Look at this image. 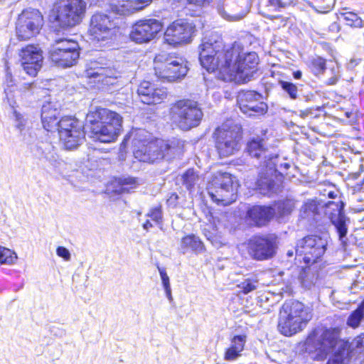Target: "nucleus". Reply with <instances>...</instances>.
<instances>
[{"label":"nucleus","mask_w":364,"mask_h":364,"mask_svg":"<svg viewBox=\"0 0 364 364\" xmlns=\"http://www.w3.org/2000/svg\"><path fill=\"white\" fill-rule=\"evenodd\" d=\"M222 77L225 81L245 83L257 73L258 56L255 52L245 53L238 44L225 50Z\"/></svg>","instance_id":"f257e3e1"},{"label":"nucleus","mask_w":364,"mask_h":364,"mask_svg":"<svg viewBox=\"0 0 364 364\" xmlns=\"http://www.w3.org/2000/svg\"><path fill=\"white\" fill-rule=\"evenodd\" d=\"M90 136L102 143L114 141L122 127V117L117 112L105 108H96L87 114Z\"/></svg>","instance_id":"f03ea898"},{"label":"nucleus","mask_w":364,"mask_h":364,"mask_svg":"<svg viewBox=\"0 0 364 364\" xmlns=\"http://www.w3.org/2000/svg\"><path fill=\"white\" fill-rule=\"evenodd\" d=\"M311 317L309 309L301 302L286 301L279 312L278 330L286 336H292L302 331Z\"/></svg>","instance_id":"7ed1b4c3"},{"label":"nucleus","mask_w":364,"mask_h":364,"mask_svg":"<svg viewBox=\"0 0 364 364\" xmlns=\"http://www.w3.org/2000/svg\"><path fill=\"white\" fill-rule=\"evenodd\" d=\"M221 36L216 33H210L204 36L198 47L200 65L208 72L219 70L222 75L225 50Z\"/></svg>","instance_id":"20e7f679"},{"label":"nucleus","mask_w":364,"mask_h":364,"mask_svg":"<svg viewBox=\"0 0 364 364\" xmlns=\"http://www.w3.org/2000/svg\"><path fill=\"white\" fill-rule=\"evenodd\" d=\"M171 115L180 129L189 130L200 124L203 114L197 102L181 100L172 106Z\"/></svg>","instance_id":"39448f33"},{"label":"nucleus","mask_w":364,"mask_h":364,"mask_svg":"<svg viewBox=\"0 0 364 364\" xmlns=\"http://www.w3.org/2000/svg\"><path fill=\"white\" fill-rule=\"evenodd\" d=\"M86 8L87 4L84 0H58L53 11L61 26L73 27L82 21Z\"/></svg>","instance_id":"423d86ee"},{"label":"nucleus","mask_w":364,"mask_h":364,"mask_svg":"<svg viewBox=\"0 0 364 364\" xmlns=\"http://www.w3.org/2000/svg\"><path fill=\"white\" fill-rule=\"evenodd\" d=\"M215 135V146L220 157H228L240 150L242 132L239 125L227 122L216 130Z\"/></svg>","instance_id":"0eeeda50"},{"label":"nucleus","mask_w":364,"mask_h":364,"mask_svg":"<svg viewBox=\"0 0 364 364\" xmlns=\"http://www.w3.org/2000/svg\"><path fill=\"white\" fill-rule=\"evenodd\" d=\"M208 191L211 199L217 203L228 205L236 200L232 177L228 173L215 174L208 183Z\"/></svg>","instance_id":"6e6552de"},{"label":"nucleus","mask_w":364,"mask_h":364,"mask_svg":"<svg viewBox=\"0 0 364 364\" xmlns=\"http://www.w3.org/2000/svg\"><path fill=\"white\" fill-rule=\"evenodd\" d=\"M79 49L77 41L60 38L51 46L49 51L50 58L59 67H71L76 64L79 58Z\"/></svg>","instance_id":"1a4fd4ad"},{"label":"nucleus","mask_w":364,"mask_h":364,"mask_svg":"<svg viewBox=\"0 0 364 364\" xmlns=\"http://www.w3.org/2000/svg\"><path fill=\"white\" fill-rule=\"evenodd\" d=\"M327 240L318 235H309L298 241L295 250L296 256L307 264L316 263L324 255Z\"/></svg>","instance_id":"9d476101"},{"label":"nucleus","mask_w":364,"mask_h":364,"mask_svg":"<svg viewBox=\"0 0 364 364\" xmlns=\"http://www.w3.org/2000/svg\"><path fill=\"white\" fill-rule=\"evenodd\" d=\"M43 26V17L38 10H23L18 15L16 22V36L20 40H29L39 33Z\"/></svg>","instance_id":"9b49d317"},{"label":"nucleus","mask_w":364,"mask_h":364,"mask_svg":"<svg viewBox=\"0 0 364 364\" xmlns=\"http://www.w3.org/2000/svg\"><path fill=\"white\" fill-rule=\"evenodd\" d=\"M340 331L338 328H330L323 330L317 335L314 346L318 360H323L336 349L338 350L345 348V343L340 338Z\"/></svg>","instance_id":"f8f14e48"},{"label":"nucleus","mask_w":364,"mask_h":364,"mask_svg":"<svg viewBox=\"0 0 364 364\" xmlns=\"http://www.w3.org/2000/svg\"><path fill=\"white\" fill-rule=\"evenodd\" d=\"M196 26L184 20H177L170 24L164 33V41L169 45L178 46L190 43L196 35Z\"/></svg>","instance_id":"ddd939ff"},{"label":"nucleus","mask_w":364,"mask_h":364,"mask_svg":"<svg viewBox=\"0 0 364 364\" xmlns=\"http://www.w3.org/2000/svg\"><path fill=\"white\" fill-rule=\"evenodd\" d=\"M116 31L117 23L111 16L97 13L92 16L89 32L93 40L103 41L111 39Z\"/></svg>","instance_id":"4468645a"},{"label":"nucleus","mask_w":364,"mask_h":364,"mask_svg":"<svg viewBox=\"0 0 364 364\" xmlns=\"http://www.w3.org/2000/svg\"><path fill=\"white\" fill-rule=\"evenodd\" d=\"M276 238L272 236H255L248 242V252L257 260L272 258L276 253Z\"/></svg>","instance_id":"2eb2a0df"},{"label":"nucleus","mask_w":364,"mask_h":364,"mask_svg":"<svg viewBox=\"0 0 364 364\" xmlns=\"http://www.w3.org/2000/svg\"><path fill=\"white\" fill-rule=\"evenodd\" d=\"M247 149L252 157L260 160V167H269L270 173L275 171V166H277V155L267 149L264 139L259 137L253 138L248 142Z\"/></svg>","instance_id":"dca6fc26"},{"label":"nucleus","mask_w":364,"mask_h":364,"mask_svg":"<svg viewBox=\"0 0 364 364\" xmlns=\"http://www.w3.org/2000/svg\"><path fill=\"white\" fill-rule=\"evenodd\" d=\"M188 68L187 62L181 57H173L164 64L155 68L156 75L163 80L173 82L185 77Z\"/></svg>","instance_id":"f3484780"},{"label":"nucleus","mask_w":364,"mask_h":364,"mask_svg":"<svg viewBox=\"0 0 364 364\" xmlns=\"http://www.w3.org/2000/svg\"><path fill=\"white\" fill-rule=\"evenodd\" d=\"M18 55L23 69L31 76H36L43 64V51L36 45L30 44L19 50Z\"/></svg>","instance_id":"a211bd4d"},{"label":"nucleus","mask_w":364,"mask_h":364,"mask_svg":"<svg viewBox=\"0 0 364 364\" xmlns=\"http://www.w3.org/2000/svg\"><path fill=\"white\" fill-rule=\"evenodd\" d=\"M161 29L162 24L159 20H141L133 26L130 38L137 43H146L154 39Z\"/></svg>","instance_id":"6ab92c4d"},{"label":"nucleus","mask_w":364,"mask_h":364,"mask_svg":"<svg viewBox=\"0 0 364 364\" xmlns=\"http://www.w3.org/2000/svg\"><path fill=\"white\" fill-rule=\"evenodd\" d=\"M343 203L341 200L337 202L328 201L326 203L325 213L328 216L331 223L334 225L342 243L346 242V234L348 228L347 218L343 212Z\"/></svg>","instance_id":"aec40b11"},{"label":"nucleus","mask_w":364,"mask_h":364,"mask_svg":"<svg viewBox=\"0 0 364 364\" xmlns=\"http://www.w3.org/2000/svg\"><path fill=\"white\" fill-rule=\"evenodd\" d=\"M162 143L163 140H156L141 144L134 151L135 158L148 163H154L164 159L165 153L162 149Z\"/></svg>","instance_id":"412c9836"},{"label":"nucleus","mask_w":364,"mask_h":364,"mask_svg":"<svg viewBox=\"0 0 364 364\" xmlns=\"http://www.w3.org/2000/svg\"><path fill=\"white\" fill-rule=\"evenodd\" d=\"M237 102L241 111L248 115H252V112H263L267 109V105L261 102V95L254 91L240 93Z\"/></svg>","instance_id":"4be33fe9"},{"label":"nucleus","mask_w":364,"mask_h":364,"mask_svg":"<svg viewBox=\"0 0 364 364\" xmlns=\"http://www.w3.org/2000/svg\"><path fill=\"white\" fill-rule=\"evenodd\" d=\"M137 94L141 102L147 105L161 103L167 96L165 89L155 87L149 81L141 82L137 89Z\"/></svg>","instance_id":"5701e85b"},{"label":"nucleus","mask_w":364,"mask_h":364,"mask_svg":"<svg viewBox=\"0 0 364 364\" xmlns=\"http://www.w3.org/2000/svg\"><path fill=\"white\" fill-rule=\"evenodd\" d=\"M151 0H112L110 7L119 15H129L141 10L150 4Z\"/></svg>","instance_id":"b1692460"},{"label":"nucleus","mask_w":364,"mask_h":364,"mask_svg":"<svg viewBox=\"0 0 364 364\" xmlns=\"http://www.w3.org/2000/svg\"><path fill=\"white\" fill-rule=\"evenodd\" d=\"M59 111L56 104L51 102H45L41 109V120L45 129L53 132L57 127Z\"/></svg>","instance_id":"393cba45"},{"label":"nucleus","mask_w":364,"mask_h":364,"mask_svg":"<svg viewBox=\"0 0 364 364\" xmlns=\"http://www.w3.org/2000/svg\"><path fill=\"white\" fill-rule=\"evenodd\" d=\"M251 221L257 226H264L274 218V210L271 207L254 206L247 212Z\"/></svg>","instance_id":"a878e982"},{"label":"nucleus","mask_w":364,"mask_h":364,"mask_svg":"<svg viewBox=\"0 0 364 364\" xmlns=\"http://www.w3.org/2000/svg\"><path fill=\"white\" fill-rule=\"evenodd\" d=\"M262 168H265L266 173H260L259 178L257 180V186L259 193L263 195H268L276 192L277 189L275 188V183L272 176L277 171V166H275V171L272 173H270L269 167H262Z\"/></svg>","instance_id":"bb28decb"},{"label":"nucleus","mask_w":364,"mask_h":364,"mask_svg":"<svg viewBox=\"0 0 364 364\" xmlns=\"http://www.w3.org/2000/svg\"><path fill=\"white\" fill-rule=\"evenodd\" d=\"M246 343V336L240 335L234 336L230 341V345L227 348L224 358L228 361H232L237 359L241 355V352L244 350Z\"/></svg>","instance_id":"cd10ccee"},{"label":"nucleus","mask_w":364,"mask_h":364,"mask_svg":"<svg viewBox=\"0 0 364 364\" xmlns=\"http://www.w3.org/2000/svg\"><path fill=\"white\" fill-rule=\"evenodd\" d=\"M60 141L64 147L68 150L76 149L85 139V132L83 129L74 130L68 132L65 138L63 135H59Z\"/></svg>","instance_id":"c85d7f7f"},{"label":"nucleus","mask_w":364,"mask_h":364,"mask_svg":"<svg viewBox=\"0 0 364 364\" xmlns=\"http://www.w3.org/2000/svg\"><path fill=\"white\" fill-rule=\"evenodd\" d=\"M83 126L81 122L75 117H63L57 124L55 129L58 131L59 135H63L65 138L68 132L74 130L82 129Z\"/></svg>","instance_id":"c756f323"},{"label":"nucleus","mask_w":364,"mask_h":364,"mask_svg":"<svg viewBox=\"0 0 364 364\" xmlns=\"http://www.w3.org/2000/svg\"><path fill=\"white\" fill-rule=\"evenodd\" d=\"M183 141L178 139L171 140L168 142L163 141L162 149L165 153L164 159H171L183 153Z\"/></svg>","instance_id":"7c9ffc66"},{"label":"nucleus","mask_w":364,"mask_h":364,"mask_svg":"<svg viewBox=\"0 0 364 364\" xmlns=\"http://www.w3.org/2000/svg\"><path fill=\"white\" fill-rule=\"evenodd\" d=\"M274 210V217L282 218L289 215L295 208L294 200L287 199L279 201L270 206Z\"/></svg>","instance_id":"2f4dec72"},{"label":"nucleus","mask_w":364,"mask_h":364,"mask_svg":"<svg viewBox=\"0 0 364 364\" xmlns=\"http://www.w3.org/2000/svg\"><path fill=\"white\" fill-rule=\"evenodd\" d=\"M181 248L191 250L196 252H200L203 250V244L198 237L195 235H189L182 238Z\"/></svg>","instance_id":"473e14b6"},{"label":"nucleus","mask_w":364,"mask_h":364,"mask_svg":"<svg viewBox=\"0 0 364 364\" xmlns=\"http://www.w3.org/2000/svg\"><path fill=\"white\" fill-rule=\"evenodd\" d=\"M317 204L314 200L306 201L300 209V216L304 219H311L317 213Z\"/></svg>","instance_id":"72a5a7b5"},{"label":"nucleus","mask_w":364,"mask_h":364,"mask_svg":"<svg viewBox=\"0 0 364 364\" xmlns=\"http://www.w3.org/2000/svg\"><path fill=\"white\" fill-rule=\"evenodd\" d=\"M213 224L215 231V241L218 237L219 231L221 228L226 226L227 215L223 212L215 211V214L212 215Z\"/></svg>","instance_id":"f704fd0d"},{"label":"nucleus","mask_w":364,"mask_h":364,"mask_svg":"<svg viewBox=\"0 0 364 364\" xmlns=\"http://www.w3.org/2000/svg\"><path fill=\"white\" fill-rule=\"evenodd\" d=\"M119 188L114 191L117 193H128L130 189L134 188L137 186V182L134 178L127 177L119 179Z\"/></svg>","instance_id":"c9c22d12"},{"label":"nucleus","mask_w":364,"mask_h":364,"mask_svg":"<svg viewBox=\"0 0 364 364\" xmlns=\"http://www.w3.org/2000/svg\"><path fill=\"white\" fill-rule=\"evenodd\" d=\"M364 317V301L348 317L347 323L349 326L356 328L359 326L360 321Z\"/></svg>","instance_id":"e433bc0d"},{"label":"nucleus","mask_w":364,"mask_h":364,"mask_svg":"<svg viewBox=\"0 0 364 364\" xmlns=\"http://www.w3.org/2000/svg\"><path fill=\"white\" fill-rule=\"evenodd\" d=\"M17 259V255L10 249L0 246V263L13 264Z\"/></svg>","instance_id":"4c0bfd02"},{"label":"nucleus","mask_w":364,"mask_h":364,"mask_svg":"<svg viewBox=\"0 0 364 364\" xmlns=\"http://www.w3.org/2000/svg\"><path fill=\"white\" fill-rule=\"evenodd\" d=\"M183 183L188 189H191L199 180L198 175L193 169L187 170L181 176Z\"/></svg>","instance_id":"58836bf2"},{"label":"nucleus","mask_w":364,"mask_h":364,"mask_svg":"<svg viewBox=\"0 0 364 364\" xmlns=\"http://www.w3.org/2000/svg\"><path fill=\"white\" fill-rule=\"evenodd\" d=\"M341 15L347 25L355 28L363 26V20L356 14L353 12H345L342 13Z\"/></svg>","instance_id":"ea45409f"},{"label":"nucleus","mask_w":364,"mask_h":364,"mask_svg":"<svg viewBox=\"0 0 364 364\" xmlns=\"http://www.w3.org/2000/svg\"><path fill=\"white\" fill-rule=\"evenodd\" d=\"M326 68V60L324 58L317 56L311 60V69L314 75L323 74Z\"/></svg>","instance_id":"a19ab883"},{"label":"nucleus","mask_w":364,"mask_h":364,"mask_svg":"<svg viewBox=\"0 0 364 364\" xmlns=\"http://www.w3.org/2000/svg\"><path fill=\"white\" fill-rule=\"evenodd\" d=\"M279 84L282 87V90L289 95L291 99L295 100L297 98L298 88L296 85L284 80H279Z\"/></svg>","instance_id":"79ce46f5"},{"label":"nucleus","mask_w":364,"mask_h":364,"mask_svg":"<svg viewBox=\"0 0 364 364\" xmlns=\"http://www.w3.org/2000/svg\"><path fill=\"white\" fill-rule=\"evenodd\" d=\"M107 70L104 68H100L96 71L94 70H88L87 75L90 77L99 78L98 82L102 81L106 84L109 83Z\"/></svg>","instance_id":"37998d69"},{"label":"nucleus","mask_w":364,"mask_h":364,"mask_svg":"<svg viewBox=\"0 0 364 364\" xmlns=\"http://www.w3.org/2000/svg\"><path fill=\"white\" fill-rule=\"evenodd\" d=\"M258 281L254 279H247L241 282L238 287L244 294H248L257 289Z\"/></svg>","instance_id":"c03bdc74"},{"label":"nucleus","mask_w":364,"mask_h":364,"mask_svg":"<svg viewBox=\"0 0 364 364\" xmlns=\"http://www.w3.org/2000/svg\"><path fill=\"white\" fill-rule=\"evenodd\" d=\"M146 215L156 224H161L163 222V213L161 206L151 208Z\"/></svg>","instance_id":"a18cd8bd"},{"label":"nucleus","mask_w":364,"mask_h":364,"mask_svg":"<svg viewBox=\"0 0 364 364\" xmlns=\"http://www.w3.org/2000/svg\"><path fill=\"white\" fill-rule=\"evenodd\" d=\"M345 348L338 350L335 352L333 357L328 360L327 364H346Z\"/></svg>","instance_id":"49530a36"},{"label":"nucleus","mask_w":364,"mask_h":364,"mask_svg":"<svg viewBox=\"0 0 364 364\" xmlns=\"http://www.w3.org/2000/svg\"><path fill=\"white\" fill-rule=\"evenodd\" d=\"M302 285L306 289H311L316 279L314 274L309 275L306 272L300 276Z\"/></svg>","instance_id":"de8ad7c7"},{"label":"nucleus","mask_w":364,"mask_h":364,"mask_svg":"<svg viewBox=\"0 0 364 364\" xmlns=\"http://www.w3.org/2000/svg\"><path fill=\"white\" fill-rule=\"evenodd\" d=\"M266 18L271 20L276 28H280L286 26L287 23V18H285L282 16H273V15H267Z\"/></svg>","instance_id":"09e8293b"},{"label":"nucleus","mask_w":364,"mask_h":364,"mask_svg":"<svg viewBox=\"0 0 364 364\" xmlns=\"http://www.w3.org/2000/svg\"><path fill=\"white\" fill-rule=\"evenodd\" d=\"M14 116L15 117L16 127L20 131L23 130L26 126V119L23 115L16 110L14 111Z\"/></svg>","instance_id":"8fccbe9b"},{"label":"nucleus","mask_w":364,"mask_h":364,"mask_svg":"<svg viewBox=\"0 0 364 364\" xmlns=\"http://www.w3.org/2000/svg\"><path fill=\"white\" fill-rule=\"evenodd\" d=\"M56 254L58 257L63 258L65 261H70L71 255L69 250L64 247H58L56 250Z\"/></svg>","instance_id":"3c124183"},{"label":"nucleus","mask_w":364,"mask_h":364,"mask_svg":"<svg viewBox=\"0 0 364 364\" xmlns=\"http://www.w3.org/2000/svg\"><path fill=\"white\" fill-rule=\"evenodd\" d=\"M218 9V12L220 13V14L224 18H225L228 21H237V20L241 19L243 17V16H242V15H234V16L228 15L224 10V8L220 7V6H219Z\"/></svg>","instance_id":"603ef678"},{"label":"nucleus","mask_w":364,"mask_h":364,"mask_svg":"<svg viewBox=\"0 0 364 364\" xmlns=\"http://www.w3.org/2000/svg\"><path fill=\"white\" fill-rule=\"evenodd\" d=\"M270 5L275 7H286L293 3V0H269Z\"/></svg>","instance_id":"864d4df0"},{"label":"nucleus","mask_w":364,"mask_h":364,"mask_svg":"<svg viewBox=\"0 0 364 364\" xmlns=\"http://www.w3.org/2000/svg\"><path fill=\"white\" fill-rule=\"evenodd\" d=\"M159 271L160 273L161 279L162 281L163 286L164 289L171 288L169 277L166 274V272L164 269H161L159 267Z\"/></svg>","instance_id":"5fc2aeb1"},{"label":"nucleus","mask_w":364,"mask_h":364,"mask_svg":"<svg viewBox=\"0 0 364 364\" xmlns=\"http://www.w3.org/2000/svg\"><path fill=\"white\" fill-rule=\"evenodd\" d=\"M352 346L360 350H364V333L357 336L353 340Z\"/></svg>","instance_id":"6e6d98bb"},{"label":"nucleus","mask_w":364,"mask_h":364,"mask_svg":"<svg viewBox=\"0 0 364 364\" xmlns=\"http://www.w3.org/2000/svg\"><path fill=\"white\" fill-rule=\"evenodd\" d=\"M45 159L48 161L52 166L56 167L60 164V161L58 160V156L55 153L50 152L45 156Z\"/></svg>","instance_id":"4d7b16f0"},{"label":"nucleus","mask_w":364,"mask_h":364,"mask_svg":"<svg viewBox=\"0 0 364 364\" xmlns=\"http://www.w3.org/2000/svg\"><path fill=\"white\" fill-rule=\"evenodd\" d=\"M332 72H333V76L331 77L327 81V84L329 85H335L337 82L338 79V75H337V72L335 71L334 69H332Z\"/></svg>","instance_id":"13d9d810"},{"label":"nucleus","mask_w":364,"mask_h":364,"mask_svg":"<svg viewBox=\"0 0 364 364\" xmlns=\"http://www.w3.org/2000/svg\"><path fill=\"white\" fill-rule=\"evenodd\" d=\"M190 4H194L196 6H204L209 3V0H187Z\"/></svg>","instance_id":"bf43d9fd"},{"label":"nucleus","mask_w":364,"mask_h":364,"mask_svg":"<svg viewBox=\"0 0 364 364\" xmlns=\"http://www.w3.org/2000/svg\"><path fill=\"white\" fill-rule=\"evenodd\" d=\"M311 113H312L311 109H304V110H301L300 113H299V116L301 118L304 119L306 117H308L309 114H311Z\"/></svg>","instance_id":"052dcab7"},{"label":"nucleus","mask_w":364,"mask_h":364,"mask_svg":"<svg viewBox=\"0 0 364 364\" xmlns=\"http://www.w3.org/2000/svg\"><path fill=\"white\" fill-rule=\"evenodd\" d=\"M204 234L205 235V237H207V239L210 241H211L212 243L214 242V236H213V234H211L210 232H208V233L207 232V229H204Z\"/></svg>","instance_id":"680f3d73"},{"label":"nucleus","mask_w":364,"mask_h":364,"mask_svg":"<svg viewBox=\"0 0 364 364\" xmlns=\"http://www.w3.org/2000/svg\"><path fill=\"white\" fill-rule=\"evenodd\" d=\"M153 226V225L151 224V223L147 220L144 224H143V228L144 230H149V229L150 228H151Z\"/></svg>","instance_id":"e2e57ef3"},{"label":"nucleus","mask_w":364,"mask_h":364,"mask_svg":"<svg viewBox=\"0 0 364 364\" xmlns=\"http://www.w3.org/2000/svg\"><path fill=\"white\" fill-rule=\"evenodd\" d=\"M165 289L166 294V296L168 299V300L172 301L173 298H172V295H171V289L167 288V289Z\"/></svg>","instance_id":"0e129e2a"},{"label":"nucleus","mask_w":364,"mask_h":364,"mask_svg":"<svg viewBox=\"0 0 364 364\" xmlns=\"http://www.w3.org/2000/svg\"><path fill=\"white\" fill-rule=\"evenodd\" d=\"M302 73L300 70L294 72L293 76L295 79H300L301 77Z\"/></svg>","instance_id":"69168bd1"},{"label":"nucleus","mask_w":364,"mask_h":364,"mask_svg":"<svg viewBox=\"0 0 364 364\" xmlns=\"http://www.w3.org/2000/svg\"><path fill=\"white\" fill-rule=\"evenodd\" d=\"M5 93H6L8 102H9L10 105H11V98H10V96H9V93L8 89H5Z\"/></svg>","instance_id":"338daca9"},{"label":"nucleus","mask_w":364,"mask_h":364,"mask_svg":"<svg viewBox=\"0 0 364 364\" xmlns=\"http://www.w3.org/2000/svg\"><path fill=\"white\" fill-rule=\"evenodd\" d=\"M287 256L291 257L294 255V251L293 250H288L287 253Z\"/></svg>","instance_id":"774afa93"}]
</instances>
